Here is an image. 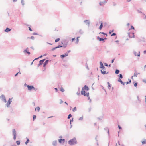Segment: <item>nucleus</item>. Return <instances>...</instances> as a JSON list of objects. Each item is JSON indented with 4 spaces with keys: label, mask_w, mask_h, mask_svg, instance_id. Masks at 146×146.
I'll use <instances>...</instances> for the list:
<instances>
[{
    "label": "nucleus",
    "mask_w": 146,
    "mask_h": 146,
    "mask_svg": "<svg viewBox=\"0 0 146 146\" xmlns=\"http://www.w3.org/2000/svg\"><path fill=\"white\" fill-rule=\"evenodd\" d=\"M36 116L35 115H33V120L34 121L36 118Z\"/></svg>",
    "instance_id": "40"
},
{
    "label": "nucleus",
    "mask_w": 146,
    "mask_h": 146,
    "mask_svg": "<svg viewBox=\"0 0 146 146\" xmlns=\"http://www.w3.org/2000/svg\"><path fill=\"white\" fill-rule=\"evenodd\" d=\"M99 34H103V35H105L106 36H107V34L106 33H105L104 32H100L99 33Z\"/></svg>",
    "instance_id": "39"
},
{
    "label": "nucleus",
    "mask_w": 146,
    "mask_h": 146,
    "mask_svg": "<svg viewBox=\"0 0 146 146\" xmlns=\"http://www.w3.org/2000/svg\"><path fill=\"white\" fill-rule=\"evenodd\" d=\"M79 32L80 34H82L84 33V32L82 29H80L79 31Z\"/></svg>",
    "instance_id": "25"
},
{
    "label": "nucleus",
    "mask_w": 146,
    "mask_h": 146,
    "mask_svg": "<svg viewBox=\"0 0 146 146\" xmlns=\"http://www.w3.org/2000/svg\"><path fill=\"white\" fill-rule=\"evenodd\" d=\"M12 132L13 135V139L14 140H15L16 137V134L15 130V129H13Z\"/></svg>",
    "instance_id": "4"
},
{
    "label": "nucleus",
    "mask_w": 146,
    "mask_h": 146,
    "mask_svg": "<svg viewBox=\"0 0 146 146\" xmlns=\"http://www.w3.org/2000/svg\"><path fill=\"white\" fill-rule=\"evenodd\" d=\"M114 30H113L111 31H110L109 32V33L110 34H111L112 33V32H113L114 31Z\"/></svg>",
    "instance_id": "56"
},
{
    "label": "nucleus",
    "mask_w": 146,
    "mask_h": 146,
    "mask_svg": "<svg viewBox=\"0 0 146 146\" xmlns=\"http://www.w3.org/2000/svg\"><path fill=\"white\" fill-rule=\"evenodd\" d=\"M97 39H98L100 41H103L104 42V39L102 38H100L98 36H97Z\"/></svg>",
    "instance_id": "15"
},
{
    "label": "nucleus",
    "mask_w": 146,
    "mask_h": 146,
    "mask_svg": "<svg viewBox=\"0 0 146 146\" xmlns=\"http://www.w3.org/2000/svg\"><path fill=\"white\" fill-rule=\"evenodd\" d=\"M30 38L32 40H34L35 38L34 36H32Z\"/></svg>",
    "instance_id": "50"
},
{
    "label": "nucleus",
    "mask_w": 146,
    "mask_h": 146,
    "mask_svg": "<svg viewBox=\"0 0 146 146\" xmlns=\"http://www.w3.org/2000/svg\"><path fill=\"white\" fill-rule=\"evenodd\" d=\"M101 73L103 74H105L108 73V72L106 73V71H104V70L103 69L102 70H101Z\"/></svg>",
    "instance_id": "17"
},
{
    "label": "nucleus",
    "mask_w": 146,
    "mask_h": 146,
    "mask_svg": "<svg viewBox=\"0 0 146 146\" xmlns=\"http://www.w3.org/2000/svg\"><path fill=\"white\" fill-rule=\"evenodd\" d=\"M104 65L105 66H108V64L106 63H104Z\"/></svg>",
    "instance_id": "59"
},
{
    "label": "nucleus",
    "mask_w": 146,
    "mask_h": 146,
    "mask_svg": "<svg viewBox=\"0 0 146 146\" xmlns=\"http://www.w3.org/2000/svg\"><path fill=\"white\" fill-rule=\"evenodd\" d=\"M27 140L26 142H25V144L26 145H27V143L29 142V139L27 138Z\"/></svg>",
    "instance_id": "29"
},
{
    "label": "nucleus",
    "mask_w": 146,
    "mask_h": 146,
    "mask_svg": "<svg viewBox=\"0 0 146 146\" xmlns=\"http://www.w3.org/2000/svg\"><path fill=\"white\" fill-rule=\"evenodd\" d=\"M76 110H77L76 108V107H75L73 108L72 111L74 112L75 111H76Z\"/></svg>",
    "instance_id": "36"
},
{
    "label": "nucleus",
    "mask_w": 146,
    "mask_h": 146,
    "mask_svg": "<svg viewBox=\"0 0 146 146\" xmlns=\"http://www.w3.org/2000/svg\"><path fill=\"white\" fill-rule=\"evenodd\" d=\"M63 47V46L62 45H58L56 47V48L57 49L58 48H60L61 47Z\"/></svg>",
    "instance_id": "34"
},
{
    "label": "nucleus",
    "mask_w": 146,
    "mask_h": 146,
    "mask_svg": "<svg viewBox=\"0 0 146 146\" xmlns=\"http://www.w3.org/2000/svg\"><path fill=\"white\" fill-rule=\"evenodd\" d=\"M27 86L28 89L30 90H31L32 89H33L35 91H36L37 90V89H36L33 86H30L29 85H28Z\"/></svg>",
    "instance_id": "2"
},
{
    "label": "nucleus",
    "mask_w": 146,
    "mask_h": 146,
    "mask_svg": "<svg viewBox=\"0 0 146 146\" xmlns=\"http://www.w3.org/2000/svg\"><path fill=\"white\" fill-rule=\"evenodd\" d=\"M103 24L104 26H106L107 25V23L106 22H104L103 23Z\"/></svg>",
    "instance_id": "45"
},
{
    "label": "nucleus",
    "mask_w": 146,
    "mask_h": 146,
    "mask_svg": "<svg viewBox=\"0 0 146 146\" xmlns=\"http://www.w3.org/2000/svg\"><path fill=\"white\" fill-rule=\"evenodd\" d=\"M128 80L129 81V82H126L125 83L126 84H128L129 83H130L131 82V80L130 79H128Z\"/></svg>",
    "instance_id": "33"
},
{
    "label": "nucleus",
    "mask_w": 146,
    "mask_h": 146,
    "mask_svg": "<svg viewBox=\"0 0 146 146\" xmlns=\"http://www.w3.org/2000/svg\"><path fill=\"white\" fill-rule=\"evenodd\" d=\"M107 84H108V88H109V87H111V85L109 82H107Z\"/></svg>",
    "instance_id": "28"
},
{
    "label": "nucleus",
    "mask_w": 146,
    "mask_h": 146,
    "mask_svg": "<svg viewBox=\"0 0 146 146\" xmlns=\"http://www.w3.org/2000/svg\"><path fill=\"white\" fill-rule=\"evenodd\" d=\"M52 145L54 146H56L57 145V141H54L52 142Z\"/></svg>",
    "instance_id": "21"
},
{
    "label": "nucleus",
    "mask_w": 146,
    "mask_h": 146,
    "mask_svg": "<svg viewBox=\"0 0 146 146\" xmlns=\"http://www.w3.org/2000/svg\"><path fill=\"white\" fill-rule=\"evenodd\" d=\"M60 38H58L57 39H56L55 40V42H57L58 41H59L60 40Z\"/></svg>",
    "instance_id": "35"
},
{
    "label": "nucleus",
    "mask_w": 146,
    "mask_h": 146,
    "mask_svg": "<svg viewBox=\"0 0 146 146\" xmlns=\"http://www.w3.org/2000/svg\"><path fill=\"white\" fill-rule=\"evenodd\" d=\"M23 52L25 53H27L28 54H30V53L29 51H27V50H25Z\"/></svg>",
    "instance_id": "24"
},
{
    "label": "nucleus",
    "mask_w": 146,
    "mask_h": 146,
    "mask_svg": "<svg viewBox=\"0 0 146 146\" xmlns=\"http://www.w3.org/2000/svg\"><path fill=\"white\" fill-rule=\"evenodd\" d=\"M118 81L120 82L123 85H125V82H123L122 81L121 79H118Z\"/></svg>",
    "instance_id": "19"
},
{
    "label": "nucleus",
    "mask_w": 146,
    "mask_h": 146,
    "mask_svg": "<svg viewBox=\"0 0 146 146\" xmlns=\"http://www.w3.org/2000/svg\"><path fill=\"white\" fill-rule=\"evenodd\" d=\"M68 53L66 52L65 53V54H62V55H61L60 56L61 58H63L64 57L67 56H68Z\"/></svg>",
    "instance_id": "12"
},
{
    "label": "nucleus",
    "mask_w": 146,
    "mask_h": 146,
    "mask_svg": "<svg viewBox=\"0 0 146 146\" xmlns=\"http://www.w3.org/2000/svg\"><path fill=\"white\" fill-rule=\"evenodd\" d=\"M143 19H146V15H145L143 18Z\"/></svg>",
    "instance_id": "64"
},
{
    "label": "nucleus",
    "mask_w": 146,
    "mask_h": 146,
    "mask_svg": "<svg viewBox=\"0 0 146 146\" xmlns=\"http://www.w3.org/2000/svg\"><path fill=\"white\" fill-rule=\"evenodd\" d=\"M79 38V37H77V41H76V43H78V41H79V39H78V38Z\"/></svg>",
    "instance_id": "47"
},
{
    "label": "nucleus",
    "mask_w": 146,
    "mask_h": 146,
    "mask_svg": "<svg viewBox=\"0 0 146 146\" xmlns=\"http://www.w3.org/2000/svg\"><path fill=\"white\" fill-rule=\"evenodd\" d=\"M116 35V34L115 33H113L111 35V36H115Z\"/></svg>",
    "instance_id": "46"
},
{
    "label": "nucleus",
    "mask_w": 146,
    "mask_h": 146,
    "mask_svg": "<svg viewBox=\"0 0 146 146\" xmlns=\"http://www.w3.org/2000/svg\"><path fill=\"white\" fill-rule=\"evenodd\" d=\"M45 60V59H43L40 60L39 61V63L40 64L42 65L43 64V62H44Z\"/></svg>",
    "instance_id": "20"
},
{
    "label": "nucleus",
    "mask_w": 146,
    "mask_h": 146,
    "mask_svg": "<svg viewBox=\"0 0 146 146\" xmlns=\"http://www.w3.org/2000/svg\"><path fill=\"white\" fill-rule=\"evenodd\" d=\"M36 109H37V110L38 111H40V108L39 107H38V106L36 108H35V111L36 110Z\"/></svg>",
    "instance_id": "32"
},
{
    "label": "nucleus",
    "mask_w": 146,
    "mask_h": 146,
    "mask_svg": "<svg viewBox=\"0 0 146 146\" xmlns=\"http://www.w3.org/2000/svg\"><path fill=\"white\" fill-rule=\"evenodd\" d=\"M72 115H71V114H69V115L68 116V119H69L70 118L72 117Z\"/></svg>",
    "instance_id": "41"
},
{
    "label": "nucleus",
    "mask_w": 146,
    "mask_h": 146,
    "mask_svg": "<svg viewBox=\"0 0 146 146\" xmlns=\"http://www.w3.org/2000/svg\"><path fill=\"white\" fill-rule=\"evenodd\" d=\"M100 68H101L104 69L105 67L104 66L102 62H100Z\"/></svg>",
    "instance_id": "11"
},
{
    "label": "nucleus",
    "mask_w": 146,
    "mask_h": 146,
    "mask_svg": "<svg viewBox=\"0 0 146 146\" xmlns=\"http://www.w3.org/2000/svg\"><path fill=\"white\" fill-rule=\"evenodd\" d=\"M21 3L22 5L23 6L25 4L24 0H21Z\"/></svg>",
    "instance_id": "27"
},
{
    "label": "nucleus",
    "mask_w": 146,
    "mask_h": 146,
    "mask_svg": "<svg viewBox=\"0 0 146 146\" xmlns=\"http://www.w3.org/2000/svg\"><path fill=\"white\" fill-rule=\"evenodd\" d=\"M11 30V29L10 28L7 27L5 30V31L6 32H9Z\"/></svg>",
    "instance_id": "23"
},
{
    "label": "nucleus",
    "mask_w": 146,
    "mask_h": 146,
    "mask_svg": "<svg viewBox=\"0 0 146 146\" xmlns=\"http://www.w3.org/2000/svg\"><path fill=\"white\" fill-rule=\"evenodd\" d=\"M49 60H46L45 62L43 63V67H45L46 65L48 64Z\"/></svg>",
    "instance_id": "14"
},
{
    "label": "nucleus",
    "mask_w": 146,
    "mask_h": 146,
    "mask_svg": "<svg viewBox=\"0 0 146 146\" xmlns=\"http://www.w3.org/2000/svg\"><path fill=\"white\" fill-rule=\"evenodd\" d=\"M60 104L62 103L63 102L62 101V100L61 99H60Z\"/></svg>",
    "instance_id": "54"
},
{
    "label": "nucleus",
    "mask_w": 146,
    "mask_h": 146,
    "mask_svg": "<svg viewBox=\"0 0 146 146\" xmlns=\"http://www.w3.org/2000/svg\"><path fill=\"white\" fill-rule=\"evenodd\" d=\"M91 109H92V108L91 107H90L89 108H88V110H89V112H90L91 110Z\"/></svg>",
    "instance_id": "51"
},
{
    "label": "nucleus",
    "mask_w": 146,
    "mask_h": 146,
    "mask_svg": "<svg viewBox=\"0 0 146 146\" xmlns=\"http://www.w3.org/2000/svg\"><path fill=\"white\" fill-rule=\"evenodd\" d=\"M60 90L62 92H64V90L62 87H61V88H60Z\"/></svg>",
    "instance_id": "42"
},
{
    "label": "nucleus",
    "mask_w": 146,
    "mask_h": 146,
    "mask_svg": "<svg viewBox=\"0 0 146 146\" xmlns=\"http://www.w3.org/2000/svg\"><path fill=\"white\" fill-rule=\"evenodd\" d=\"M104 129L105 130H108L109 129H108V127H106L104 128Z\"/></svg>",
    "instance_id": "48"
},
{
    "label": "nucleus",
    "mask_w": 146,
    "mask_h": 146,
    "mask_svg": "<svg viewBox=\"0 0 146 146\" xmlns=\"http://www.w3.org/2000/svg\"><path fill=\"white\" fill-rule=\"evenodd\" d=\"M142 144H146V139H144V141L142 142Z\"/></svg>",
    "instance_id": "31"
},
{
    "label": "nucleus",
    "mask_w": 146,
    "mask_h": 146,
    "mask_svg": "<svg viewBox=\"0 0 146 146\" xmlns=\"http://www.w3.org/2000/svg\"><path fill=\"white\" fill-rule=\"evenodd\" d=\"M129 36L130 38H134L135 37V35L134 33H128Z\"/></svg>",
    "instance_id": "7"
},
{
    "label": "nucleus",
    "mask_w": 146,
    "mask_h": 146,
    "mask_svg": "<svg viewBox=\"0 0 146 146\" xmlns=\"http://www.w3.org/2000/svg\"><path fill=\"white\" fill-rule=\"evenodd\" d=\"M76 94H77L78 95H80V91H79V92H77L76 93Z\"/></svg>",
    "instance_id": "55"
},
{
    "label": "nucleus",
    "mask_w": 146,
    "mask_h": 146,
    "mask_svg": "<svg viewBox=\"0 0 146 146\" xmlns=\"http://www.w3.org/2000/svg\"><path fill=\"white\" fill-rule=\"evenodd\" d=\"M58 141L60 143H62V142L64 143L65 141V139H59Z\"/></svg>",
    "instance_id": "22"
},
{
    "label": "nucleus",
    "mask_w": 146,
    "mask_h": 146,
    "mask_svg": "<svg viewBox=\"0 0 146 146\" xmlns=\"http://www.w3.org/2000/svg\"><path fill=\"white\" fill-rule=\"evenodd\" d=\"M67 44H68V42H64V44H63V45L62 46L64 48H66L67 46Z\"/></svg>",
    "instance_id": "18"
},
{
    "label": "nucleus",
    "mask_w": 146,
    "mask_h": 146,
    "mask_svg": "<svg viewBox=\"0 0 146 146\" xmlns=\"http://www.w3.org/2000/svg\"><path fill=\"white\" fill-rule=\"evenodd\" d=\"M33 35H37V33H36L34 32L33 33Z\"/></svg>",
    "instance_id": "63"
},
{
    "label": "nucleus",
    "mask_w": 146,
    "mask_h": 146,
    "mask_svg": "<svg viewBox=\"0 0 146 146\" xmlns=\"http://www.w3.org/2000/svg\"><path fill=\"white\" fill-rule=\"evenodd\" d=\"M85 92H86L84 90H83L82 91H81V94L82 95H83L84 96H86L87 97H88L89 95V93L88 92L86 94Z\"/></svg>",
    "instance_id": "3"
},
{
    "label": "nucleus",
    "mask_w": 146,
    "mask_h": 146,
    "mask_svg": "<svg viewBox=\"0 0 146 146\" xmlns=\"http://www.w3.org/2000/svg\"><path fill=\"white\" fill-rule=\"evenodd\" d=\"M138 83L137 82L135 83L134 84V86L137 87V86Z\"/></svg>",
    "instance_id": "44"
},
{
    "label": "nucleus",
    "mask_w": 146,
    "mask_h": 146,
    "mask_svg": "<svg viewBox=\"0 0 146 146\" xmlns=\"http://www.w3.org/2000/svg\"><path fill=\"white\" fill-rule=\"evenodd\" d=\"M84 22L87 25L89 26L90 23V21L89 20H86L84 21Z\"/></svg>",
    "instance_id": "9"
},
{
    "label": "nucleus",
    "mask_w": 146,
    "mask_h": 146,
    "mask_svg": "<svg viewBox=\"0 0 146 146\" xmlns=\"http://www.w3.org/2000/svg\"><path fill=\"white\" fill-rule=\"evenodd\" d=\"M100 26L99 29L101 30L102 29L103 26V23L102 21L100 22Z\"/></svg>",
    "instance_id": "16"
},
{
    "label": "nucleus",
    "mask_w": 146,
    "mask_h": 146,
    "mask_svg": "<svg viewBox=\"0 0 146 146\" xmlns=\"http://www.w3.org/2000/svg\"><path fill=\"white\" fill-rule=\"evenodd\" d=\"M68 143L70 145H74L77 143V141L76 138L74 137L68 141Z\"/></svg>",
    "instance_id": "1"
},
{
    "label": "nucleus",
    "mask_w": 146,
    "mask_h": 146,
    "mask_svg": "<svg viewBox=\"0 0 146 146\" xmlns=\"http://www.w3.org/2000/svg\"><path fill=\"white\" fill-rule=\"evenodd\" d=\"M133 54L135 56H140V52L139 51L138 52V53L137 54V52L135 51H134L133 52Z\"/></svg>",
    "instance_id": "13"
},
{
    "label": "nucleus",
    "mask_w": 146,
    "mask_h": 146,
    "mask_svg": "<svg viewBox=\"0 0 146 146\" xmlns=\"http://www.w3.org/2000/svg\"><path fill=\"white\" fill-rule=\"evenodd\" d=\"M29 29L30 31H32V29H31V28L30 27H29Z\"/></svg>",
    "instance_id": "60"
},
{
    "label": "nucleus",
    "mask_w": 146,
    "mask_h": 146,
    "mask_svg": "<svg viewBox=\"0 0 146 146\" xmlns=\"http://www.w3.org/2000/svg\"><path fill=\"white\" fill-rule=\"evenodd\" d=\"M0 98H1L3 102H6L7 101L6 100L5 97L4 95L3 94L1 95L0 96Z\"/></svg>",
    "instance_id": "5"
},
{
    "label": "nucleus",
    "mask_w": 146,
    "mask_h": 146,
    "mask_svg": "<svg viewBox=\"0 0 146 146\" xmlns=\"http://www.w3.org/2000/svg\"><path fill=\"white\" fill-rule=\"evenodd\" d=\"M56 49V47H54V48H53L51 50H52V51H54Z\"/></svg>",
    "instance_id": "58"
},
{
    "label": "nucleus",
    "mask_w": 146,
    "mask_h": 146,
    "mask_svg": "<svg viewBox=\"0 0 146 146\" xmlns=\"http://www.w3.org/2000/svg\"><path fill=\"white\" fill-rule=\"evenodd\" d=\"M86 69H87L88 70H89V68L88 67V64L86 63Z\"/></svg>",
    "instance_id": "43"
},
{
    "label": "nucleus",
    "mask_w": 146,
    "mask_h": 146,
    "mask_svg": "<svg viewBox=\"0 0 146 146\" xmlns=\"http://www.w3.org/2000/svg\"><path fill=\"white\" fill-rule=\"evenodd\" d=\"M82 90H86L88 91L89 90V88L87 86L85 85L82 88Z\"/></svg>",
    "instance_id": "10"
},
{
    "label": "nucleus",
    "mask_w": 146,
    "mask_h": 146,
    "mask_svg": "<svg viewBox=\"0 0 146 146\" xmlns=\"http://www.w3.org/2000/svg\"><path fill=\"white\" fill-rule=\"evenodd\" d=\"M108 0H106L105 1H102V2H100L99 3V4L101 6H103L104 5H105L106 3L107 2Z\"/></svg>",
    "instance_id": "6"
},
{
    "label": "nucleus",
    "mask_w": 146,
    "mask_h": 146,
    "mask_svg": "<svg viewBox=\"0 0 146 146\" xmlns=\"http://www.w3.org/2000/svg\"><path fill=\"white\" fill-rule=\"evenodd\" d=\"M119 72V70H118V69H117L116 70H115V74H118Z\"/></svg>",
    "instance_id": "30"
},
{
    "label": "nucleus",
    "mask_w": 146,
    "mask_h": 146,
    "mask_svg": "<svg viewBox=\"0 0 146 146\" xmlns=\"http://www.w3.org/2000/svg\"><path fill=\"white\" fill-rule=\"evenodd\" d=\"M108 132H107V133L108 135L109 136H110V133H109V129L108 130Z\"/></svg>",
    "instance_id": "61"
},
{
    "label": "nucleus",
    "mask_w": 146,
    "mask_h": 146,
    "mask_svg": "<svg viewBox=\"0 0 146 146\" xmlns=\"http://www.w3.org/2000/svg\"><path fill=\"white\" fill-rule=\"evenodd\" d=\"M73 118H72V119H71L70 120V125L71 124V122H73Z\"/></svg>",
    "instance_id": "49"
},
{
    "label": "nucleus",
    "mask_w": 146,
    "mask_h": 146,
    "mask_svg": "<svg viewBox=\"0 0 146 146\" xmlns=\"http://www.w3.org/2000/svg\"><path fill=\"white\" fill-rule=\"evenodd\" d=\"M118 128L119 129H122L120 125H118Z\"/></svg>",
    "instance_id": "57"
},
{
    "label": "nucleus",
    "mask_w": 146,
    "mask_h": 146,
    "mask_svg": "<svg viewBox=\"0 0 146 146\" xmlns=\"http://www.w3.org/2000/svg\"><path fill=\"white\" fill-rule=\"evenodd\" d=\"M137 73H136V72H135L134 73V75L133 76L134 77H137Z\"/></svg>",
    "instance_id": "38"
},
{
    "label": "nucleus",
    "mask_w": 146,
    "mask_h": 146,
    "mask_svg": "<svg viewBox=\"0 0 146 146\" xmlns=\"http://www.w3.org/2000/svg\"><path fill=\"white\" fill-rule=\"evenodd\" d=\"M11 102L12 101L11 100L10 98H9L8 100L7 103L6 104V106L8 107Z\"/></svg>",
    "instance_id": "8"
},
{
    "label": "nucleus",
    "mask_w": 146,
    "mask_h": 146,
    "mask_svg": "<svg viewBox=\"0 0 146 146\" xmlns=\"http://www.w3.org/2000/svg\"><path fill=\"white\" fill-rule=\"evenodd\" d=\"M113 6H115L116 5V3H115V2H113Z\"/></svg>",
    "instance_id": "62"
},
{
    "label": "nucleus",
    "mask_w": 146,
    "mask_h": 146,
    "mask_svg": "<svg viewBox=\"0 0 146 146\" xmlns=\"http://www.w3.org/2000/svg\"><path fill=\"white\" fill-rule=\"evenodd\" d=\"M83 119V117H80L79 119V120H82Z\"/></svg>",
    "instance_id": "52"
},
{
    "label": "nucleus",
    "mask_w": 146,
    "mask_h": 146,
    "mask_svg": "<svg viewBox=\"0 0 146 146\" xmlns=\"http://www.w3.org/2000/svg\"><path fill=\"white\" fill-rule=\"evenodd\" d=\"M118 76L119 77V79H122L123 78V76L121 74H120Z\"/></svg>",
    "instance_id": "26"
},
{
    "label": "nucleus",
    "mask_w": 146,
    "mask_h": 146,
    "mask_svg": "<svg viewBox=\"0 0 146 146\" xmlns=\"http://www.w3.org/2000/svg\"><path fill=\"white\" fill-rule=\"evenodd\" d=\"M16 142L17 144L18 145H19L20 144V141H17Z\"/></svg>",
    "instance_id": "37"
},
{
    "label": "nucleus",
    "mask_w": 146,
    "mask_h": 146,
    "mask_svg": "<svg viewBox=\"0 0 146 146\" xmlns=\"http://www.w3.org/2000/svg\"><path fill=\"white\" fill-rule=\"evenodd\" d=\"M135 29V28H134V27L133 26H131V28L130 29Z\"/></svg>",
    "instance_id": "53"
}]
</instances>
